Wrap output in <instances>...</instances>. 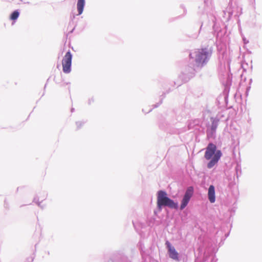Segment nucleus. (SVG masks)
I'll return each instance as SVG.
<instances>
[{"mask_svg": "<svg viewBox=\"0 0 262 262\" xmlns=\"http://www.w3.org/2000/svg\"><path fill=\"white\" fill-rule=\"evenodd\" d=\"M213 155V157L207 164V167L208 168H211L214 166L217 163L222 156V152L221 150H216V145L210 143L208 144L206 147L204 157L206 160H210Z\"/></svg>", "mask_w": 262, "mask_h": 262, "instance_id": "f257e3e1", "label": "nucleus"}, {"mask_svg": "<svg viewBox=\"0 0 262 262\" xmlns=\"http://www.w3.org/2000/svg\"><path fill=\"white\" fill-rule=\"evenodd\" d=\"M157 206L161 209L163 206H168L171 208L177 209L178 204L167 196V193L163 190H159L157 192Z\"/></svg>", "mask_w": 262, "mask_h": 262, "instance_id": "f03ea898", "label": "nucleus"}, {"mask_svg": "<svg viewBox=\"0 0 262 262\" xmlns=\"http://www.w3.org/2000/svg\"><path fill=\"white\" fill-rule=\"evenodd\" d=\"M192 54L195 57V62L198 66H203L207 61L210 53L206 48L198 49L194 53L190 54V58H193Z\"/></svg>", "mask_w": 262, "mask_h": 262, "instance_id": "7ed1b4c3", "label": "nucleus"}, {"mask_svg": "<svg viewBox=\"0 0 262 262\" xmlns=\"http://www.w3.org/2000/svg\"><path fill=\"white\" fill-rule=\"evenodd\" d=\"M72 59V55L70 51H68L62 60V69L64 73H69L71 72Z\"/></svg>", "mask_w": 262, "mask_h": 262, "instance_id": "20e7f679", "label": "nucleus"}, {"mask_svg": "<svg viewBox=\"0 0 262 262\" xmlns=\"http://www.w3.org/2000/svg\"><path fill=\"white\" fill-rule=\"evenodd\" d=\"M193 193V188L192 187H189L184 196L182 201V203L180 206L181 210L183 209L188 204L190 198H191Z\"/></svg>", "mask_w": 262, "mask_h": 262, "instance_id": "39448f33", "label": "nucleus"}, {"mask_svg": "<svg viewBox=\"0 0 262 262\" xmlns=\"http://www.w3.org/2000/svg\"><path fill=\"white\" fill-rule=\"evenodd\" d=\"M166 245L168 248L169 257L174 260H179V254L176 251L175 248L168 241L166 242Z\"/></svg>", "mask_w": 262, "mask_h": 262, "instance_id": "423d86ee", "label": "nucleus"}, {"mask_svg": "<svg viewBox=\"0 0 262 262\" xmlns=\"http://www.w3.org/2000/svg\"><path fill=\"white\" fill-rule=\"evenodd\" d=\"M208 200L211 203H213L215 201V188L214 186L210 185L208 188Z\"/></svg>", "mask_w": 262, "mask_h": 262, "instance_id": "0eeeda50", "label": "nucleus"}, {"mask_svg": "<svg viewBox=\"0 0 262 262\" xmlns=\"http://www.w3.org/2000/svg\"><path fill=\"white\" fill-rule=\"evenodd\" d=\"M85 5V0H78L77 8L78 12V14L80 15L82 14L83 8Z\"/></svg>", "mask_w": 262, "mask_h": 262, "instance_id": "6e6552de", "label": "nucleus"}, {"mask_svg": "<svg viewBox=\"0 0 262 262\" xmlns=\"http://www.w3.org/2000/svg\"><path fill=\"white\" fill-rule=\"evenodd\" d=\"M19 13L17 10L14 11L10 15V19L12 20H16L19 16Z\"/></svg>", "mask_w": 262, "mask_h": 262, "instance_id": "1a4fd4ad", "label": "nucleus"}]
</instances>
